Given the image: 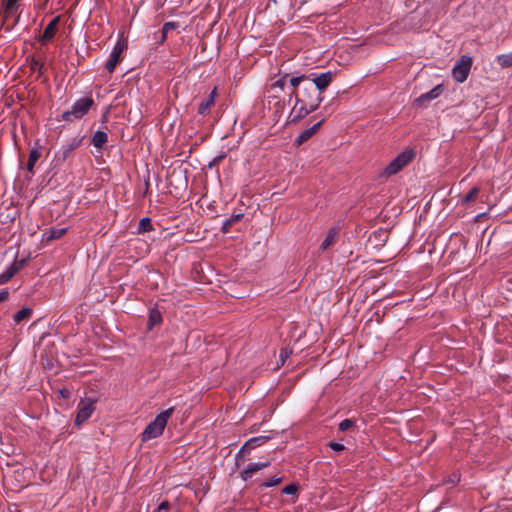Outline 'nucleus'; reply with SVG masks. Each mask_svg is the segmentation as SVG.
I'll use <instances>...</instances> for the list:
<instances>
[{
    "mask_svg": "<svg viewBox=\"0 0 512 512\" xmlns=\"http://www.w3.org/2000/svg\"><path fill=\"white\" fill-rule=\"evenodd\" d=\"M172 412L173 408H169L157 415L156 418L151 421L142 432V441L144 442L161 435L167 425L168 419L172 415Z\"/></svg>",
    "mask_w": 512,
    "mask_h": 512,
    "instance_id": "nucleus-1",
    "label": "nucleus"
},
{
    "mask_svg": "<svg viewBox=\"0 0 512 512\" xmlns=\"http://www.w3.org/2000/svg\"><path fill=\"white\" fill-rule=\"evenodd\" d=\"M323 99V96L317 91L313 83L308 81L300 88V95H297V103L305 102L312 108H318Z\"/></svg>",
    "mask_w": 512,
    "mask_h": 512,
    "instance_id": "nucleus-2",
    "label": "nucleus"
},
{
    "mask_svg": "<svg viewBox=\"0 0 512 512\" xmlns=\"http://www.w3.org/2000/svg\"><path fill=\"white\" fill-rule=\"evenodd\" d=\"M93 103H94V101L90 97H84V98L78 99L73 104L71 110L66 111L62 114V119L64 121L71 122L75 119L82 118L85 114H87V112L89 111V109L91 108Z\"/></svg>",
    "mask_w": 512,
    "mask_h": 512,
    "instance_id": "nucleus-3",
    "label": "nucleus"
},
{
    "mask_svg": "<svg viewBox=\"0 0 512 512\" xmlns=\"http://www.w3.org/2000/svg\"><path fill=\"white\" fill-rule=\"evenodd\" d=\"M413 150H405L394 158L385 168L384 175L391 176L401 171L406 165H408L414 158Z\"/></svg>",
    "mask_w": 512,
    "mask_h": 512,
    "instance_id": "nucleus-4",
    "label": "nucleus"
},
{
    "mask_svg": "<svg viewBox=\"0 0 512 512\" xmlns=\"http://www.w3.org/2000/svg\"><path fill=\"white\" fill-rule=\"evenodd\" d=\"M126 48L127 39L122 36L112 49L110 57L105 64V68L109 73H112L115 70L117 64L121 62V60L123 59L122 53Z\"/></svg>",
    "mask_w": 512,
    "mask_h": 512,
    "instance_id": "nucleus-5",
    "label": "nucleus"
},
{
    "mask_svg": "<svg viewBox=\"0 0 512 512\" xmlns=\"http://www.w3.org/2000/svg\"><path fill=\"white\" fill-rule=\"evenodd\" d=\"M471 66L472 58L463 55L452 69V76L454 80L459 83H463L469 75Z\"/></svg>",
    "mask_w": 512,
    "mask_h": 512,
    "instance_id": "nucleus-6",
    "label": "nucleus"
},
{
    "mask_svg": "<svg viewBox=\"0 0 512 512\" xmlns=\"http://www.w3.org/2000/svg\"><path fill=\"white\" fill-rule=\"evenodd\" d=\"M95 410V401L92 399H84L78 403L75 424L80 426L86 422Z\"/></svg>",
    "mask_w": 512,
    "mask_h": 512,
    "instance_id": "nucleus-7",
    "label": "nucleus"
},
{
    "mask_svg": "<svg viewBox=\"0 0 512 512\" xmlns=\"http://www.w3.org/2000/svg\"><path fill=\"white\" fill-rule=\"evenodd\" d=\"M332 79L333 74L330 71L321 74L311 73L307 75V81L313 83L315 88H317V91H319L321 94L331 84Z\"/></svg>",
    "mask_w": 512,
    "mask_h": 512,
    "instance_id": "nucleus-8",
    "label": "nucleus"
},
{
    "mask_svg": "<svg viewBox=\"0 0 512 512\" xmlns=\"http://www.w3.org/2000/svg\"><path fill=\"white\" fill-rule=\"evenodd\" d=\"M18 9L0 6L2 26L6 25V31H11L19 21Z\"/></svg>",
    "mask_w": 512,
    "mask_h": 512,
    "instance_id": "nucleus-9",
    "label": "nucleus"
},
{
    "mask_svg": "<svg viewBox=\"0 0 512 512\" xmlns=\"http://www.w3.org/2000/svg\"><path fill=\"white\" fill-rule=\"evenodd\" d=\"M316 109L317 108H312L305 102L297 103L296 101L289 115L290 122L295 123L314 112Z\"/></svg>",
    "mask_w": 512,
    "mask_h": 512,
    "instance_id": "nucleus-10",
    "label": "nucleus"
},
{
    "mask_svg": "<svg viewBox=\"0 0 512 512\" xmlns=\"http://www.w3.org/2000/svg\"><path fill=\"white\" fill-rule=\"evenodd\" d=\"M26 262V259H15L14 262L0 274V285L10 281V279L26 265Z\"/></svg>",
    "mask_w": 512,
    "mask_h": 512,
    "instance_id": "nucleus-11",
    "label": "nucleus"
},
{
    "mask_svg": "<svg viewBox=\"0 0 512 512\" xmlns=\"http://www.w3.org/2000/svg\"><path fill=\"white\" fill-rule=\"evenodd\" d=\"M59 21H60V17L57 16V17L53 18L48 23V25L44 29V32L40 38V41L42 43L51 42L54 39L56 32L58 30Z\"/></svg>",
    "mask_w": 512,
    "mask_h": 512,
    "instance_id": "nucleus-12",
    "label": "nucleus"
},
{
    "mask_svg": "<svg viewBox=\"0 0 512 512\" xmlns=\"http://www.w3.org/2000/svg\"><path fill=\"white\" fill-rule=\"evenodd\" d=\"M324 122V119H321L320 121H318L317 123H315L312 127L310 128H307L305 130H303L295 139L294 141V144L296 146H300L302 145L304 142H306L307 140H309L315 133L316 131L321 127V125L323 124Z\"/></svg>",
    "mask_w": 512,
    "mask_h": 512,
    "instance_id": "nucleus-13",
    "label": "nucleus"
},
{
    "mask_svg": "<svg viewBox=\"0 0 512 512\" xmlns=\"http://www.w3.org/2000/svg\"><path fill=\"white\" fill-rule=\"evenodd\" d=\"M443 91V87L442 85H437L435 86L433 89H431L430 91L420 95L416 100L415 102L419 105V106H425L428 102H430L431 100H434L436 99L437 97H439L441 95Z\"/></svg>",
    "mask_w": 512,
    "mask_h": 512,
    "instance_id": "nucleus-14",
    "label": "nucleus"
},
{
    "mask_svg": "<svg viewBox=\"0 0 512 512\" xmlns=\"http://www.w3.org/2000/svg\"><path fill=\"white\" fill-rule=\"evenodd\" d=\"M269 462L250 463L242 472L241 478L244 481L250 479L256 472L269 466Z\"/></svg>",
    "mask_w": 512,
    "mask_h": 512,
    "instance_id": "nucleus-15",
    "label": "nucleus"
},
{
    "mask_svg": "<svg viewBox=\"0 0 512 512\" xmlns=\"http://www.w3.org/2000/svg\"><path fill=\"white\" fill-rule=\"evenodd\" d=\"M216 87L210 92V94L199 104L198 107V113L200 115L207 114L211 107L215 104V98H216Z\"/></svg>",
    "mask_w": 512,
    "mask_h": 512,
    "instance_id": "nucleus-16",
    "label": "nucleus"
},
{
    "mask_svg": "<svg viewBox=\"0 0 512 512\" xmlns=\"http://www.w3.org/2000/svg\"><path fill=\"white\" fill-rule=\"evenodd\" d=\"M270 439L271 437L267 435L253 437L242 444L241 448H256L265 445Z\"/></svg>",
    "mask_w": 512,
    "mask_h": 512,
    "instance_id": "nucleus-17",
    "label": "nucleus"
},
{
    "mask_svg": "<svg viewBox=\"0 0 512 512\" xmlns=\"http://www.w3.org/2000/svg\"><path fill=\"white\" fill-rule=\"evenodd\" d=\"M67 232V228H50L44 233L47 242L61 238Z\"/></svg>",
    "mask_w": 512,
    "mask_h": 512,
    "instance_id": "nucleus-18",
    "label": "nucleus"
},
{
    "mask_svg": "<svg viewBox=\"0 0 512 512\" xmlns=\"http://www.w3.org/2000/svg\"><path fill=\"white\" fill-rule=\"evenodd\" d=\"M107 139L108 136L104 131H96L92 136L91 143L94 145V147L102 149L106 144Z\"/></svg>",
    "mask_w": 512,
    "mask_h": 512,
    "instance_id": "nucleus-19",
    "label": "nucleus"
},
{
    "mask_svg": "<svg viewBox=\"0 0 512 512\" xmlns=\"http://www.w3.org/2000/svg\"><path fill=\"white\" fill-rule=\"evenodd\" d=\"M337 235H338V231L336 228H331L329 231H328V234L326 236V238L324 239V241L322 242L321 246H320V249L322 251L326 250L327 248H329L331 245H333L335 242H336V239H337Z\"/></svg>",
    "mask_w": 512,
    "mask_h": 512,
    "instance_id": "nucleus-20",
    "label": "nucleus"
},
{
    "mask_svg": "<svg viewBox=\"0 0 512 512\" xmlns=\"http://www.w3.org/2000/svg\"><path fill=\"white\" fill-rule=\"evenodd\" d=\"M306 82H307L306 74H301V75H290L289 74V78L287 81V83H289V85L292 89H298V87L301 84L304 85Z\"/></svg>",
    "mask_w": 512,
    "mask_h": 512,
    "instance_id": "nucleus-21",
    "label": "nucleus"
},
{
    "mask_svg": "<svg viewBox=\"0 0 512 512\" xmlns=\"http://www.w3.org/2000/svg\"><path fill=\"white\" fill-rule=\"evenodd\" d=\"M40 157H41V153L39 152L38 149L33 148L30 150L29 158H28V162H27V170L30 173H34V166Z\"/></svg>",
    "mask_w": 512,
    "mask_h": 512,
    "instance_id": "nucleus-22",
    "label": "nucleus"
},
{
    "mask_svg": "<svg viewBox=\"0 0 512 512\" xmlns=\"http://www.w3.org/2000/svg\"><path fill=\"white\" fill-rule=\"evenodd\" d=\"M153 230L152 221L149 217H143L139 220L137 233L142 234Z\"/></svg>",
    "mask_w": 512,
    "mask_h": 512,
    "instance_id": "nucleus-23",
    "label": "nucleus"
},
{
    "mask_svg": "<svg viewBox=\"0 0 512 512\" xmlns=\"http://www.w3.org/2000/svg\"><path fill=\"white\" fill-rule=\"evenodd\" d=\"M32 309L31 308H28V307H25V308H22L20 311H18L13 319H14V322L16 324H19L21 323L22 321H25V320H28L31 315H32Z\"/></svg>",
    "mask_w": 512,
    "mask_h": 512,
    "instance_id": "nucleus-24",
    "label": "nucleus"
},
{
    "mask_svg": "<svg viewBox=\"0 0 512 512\" xmlns=\"http://www.w3.org/2000/svg\"><path fill=\"white\" fill-rule=\"evenodd\" d=\"M497 63L502 68H509L512 66V51L506 54H500L496 57Z\"/></svg>",
    "mask_w": 512,
    "mask_h": 512,
    "instance_id": "nucleus-25",
    "label": "nucleus"
},
{
    "mask_svg": "<svg viewBox=\"0 0 512 512\" xmlns=\"http://www.w3.org/2000/svg\"><path fill=\"white\" fill-rule=\"evenodd\" d=\"M288 78H289L288 73L279 72L278 79L273 82V84L271 85V88L272 89L278 88L279 90L282 91L284 89V86L287 84Z\"/></svg>",
    "mask_w": 512,
    "mask_h": 512,
    "instance_id": "nucleus-26",
    "label": "nucleus"
},
{
    "mask_svg": "<svg viewBox=\"0 0 512 512\" xmlns=\"http://www.w3.org/2000/svg\"><path fill=\"white\" fill-rule=\"evenodd\" d=\"M161 321H162L161 313L156 309L150 310L149 319H148V328L151 329L153 326L160 324Z\"/></svg>",
    "mask_w": 512,
    "mask_h": 512,
    "instance_id": "nucleus-27",
    "label": "nucleus"
},
{
    "mask_svg": "<svg viewBox=\"0 0 512 512\" xmlns=\"http://www.w3.org/2000/svg\"><path fill=\"white\" fill-rule=\"evenodd\" d=\"M179 27V24L177 22H167L163 25L162 27V30H161V40L160 42L163 43L166 38H167V34L172 31V30H175Z\"/></svg>",
    "mask_w": 512,
    "mask_h": 512,
    "instance_id": "nucleus-28",
    "label": "nucleus"
},
{
    "mask_svg": "<svg viewBox=\"0 0 512 512\" xmlns=\"http://www.w3.org/2000/svg\"><path fill=\"white\" fill-rule=\"evenodd\" d=\"M480 192V188L479 187H473L463 198H462V203L465 204V203H468L470 201H473L476 199V197L478 196Z\"/></svg>",
    "mask_w": 512,
    "mask_h": 512,
    "instance_id": "nucleus-29",
    "label": "nucleus"
},
{
    "mask_svg": "<svg viewBox=\"0 0 512 512\" xmlns=\"http://www.w3.org/2000/svg\"><path fill=\"white\" fill-rule=\"evenodd\" d=\"M355 427V421L352 419H344L339 423L340 431H349Z\"/></svg>",
    "mask_w": 512,
    "mask_h": 512,
    "instance_id": "nucleus-30",
    "label": "nucleus"
},
{
    "mask_svg": "<svg viewBox=\"0 0 512 512\" xmlns=\"http://www.w3.org/2000/svg\"><path fill=\"white\" fill-rule=\"evenodd\" d=\"M281 481H282L281 477L273 476V477L268 478L266 481H264L261 484V487H263V488L274 487V486H277Z\"/></svg>",
    "mask_w": 512,
    "mask_h": 512,
    "instance_id": "nucleus-31",
    "label": "nucleus"
},
{
    "mask_svg": "<svg viewBox=\"0 0 512 512\" xmlns=\"http://www.w3.org/2000/svg\"><path fill=\"white\" fill-rule=\"evenodd\" d=\"M250 450H239L238 453L235 456L236 465L239 467L241 466L245 460L246 456Z\"/></svg>",
    "mask_w": 512,
    "mask_h": 512,
    "instance_id": "nucleus-32",
    "label": "nucleus"
},
{
    "mask_svg": "<svg viewBox=\"0 0 512 512\" xmlns=\"http://www.w3.org/2000/svg\"><path fill=\"white\" fill-rule=\"evenodd\" d=\"M18 2H19V0H2L0 6L18 9L19 8Z\"/></svg>",
    "mask_w": 512,
    "mask_h": 512,
    "instance_id": "nucleus-33",
    "label": "nucleus"
},
{
    "mask_svg": "<svg viewBox=\"0 0 512 512\" xmlns=\"http://www.w3.org/2000/svg\"><path fill=\"white\" fill-rule=\"evenodd\" d=\"M282 492L284 494L294 495L297 492V486L294 484H289L283 488Z\"/></svg>",
    "mask_w": 512,
    "mask_h": 512,
    "instance_id": "nucleus-34",
    "label": "nucleus"
},
{
    "mask_svg": "<svg viewBox=\"0 0 512 512\" xmlns=\"http://www.w3.org/2000/svg\"><path fill=\"white\" fill-rule=\"evenodd\" d=\"M460 478L457 473L452 474L448 477V479L445 481V483L450 484L451 486L456 485L459 482Z\"/></svg>",
    "mask_w": 512,
    "mask_h": 512,
    "instance_id": "nucleus-35",
    "label": "nucleus"
},
{
    "mask_svg": "<svg viewBox=\"0 0 512 512\" xmlns=\"http://www.w3.org/2000/svg\"><path fill=\"white\" fill-rule=\"evenodd\" d=\"M9 298L8 289H4L0 292V303L6 301Z\"/></svg>",
    "mask_w": 512,
    "mask_h": 512,
    "instance_id": "nucleus-36",
    "label": "nucleus"
},
{
    "mask_svg": "<svg viewBox=\"0 0 512 512\" xmlns=\"http://www.w3.org/2000/svg\"><path fill=\"white\" fill-rule=\"evenodd\" d=\"M142 189H144L143 191V196L146 195V193L148 192L149 190V175H147V177L144 179V184L142 186Z\"/></svg>",
    "mask_w": 512,
    "mask_h": 512,
    "instance_id": "nucleus-37",
    "label": "nucleus"
},
{
    "mask_svg": "<svg viewBox=\"0 0 512 512\" xmlns=\"http://www.w3.org/2000/svg\"><path fill=\"white\" fill-rule=\"evenodd\" d=\"M142 189H144L143 191V196L146 195V193L148 192L149 190V175H147V177L144 179V184L142 186Z\"/></svg>",
    "mask_w": 512,
    "mask_h": 512,
    "instance_id": "nucleus-38",
    "label": "nucleus"
},
{
    "mask_svg": "<svg viewBox=\"0 0 512 512\" xmlns=\"http://www.w3.org/2000/svg\"><path fill=\"white\" fill-rule=\"evenodd\" d=\"M297 95H300V90L298 89H292L290 94H289V100H291L292 98L295 99V102L297 101Z\"/></svg>",
    "mask_w": 512,
    "mask_h": 512,
    "instance_id": "nucleus-39",
    "label": "nucleus"
},
{
    "mask_svg": "<svg viewBox=\"0 0 512 512\" xmlns=\"http://www.w3.org/2000/svg\"><path fill=\"white\" fill-rule=\"evenodd\" d=\"M170 507V503L168 501H163L162 503H160V505L158 506V510L159 511H162V510H168Z\"/></svg>",
    "mask_w": 512,
    "mask_h": 512,
    "instance_id": "nucleus-40",
    "label": "nucleus"
},
{
    "mask_svg": "<svg viewBox=\"0 0 512 512\" xmlns=\"http://www.w3.org/2000/svg\"><path fill=\"white\" fill-rule=\"evenodd\" d=\"M42 66H43L42 63H40L39 61L34 60L33 63H32L31 68L33 70H36V69L40 70L42 68Z\"/></svg>",
    "mask_w": 512,
    "mask_h": 512,
    "instance_id": "nucleus-41",
    "label": "nucleus"
},
{
    "mask_svg": "<svg viewBox=\"0 0 512 512\" xmlns=\"http://www.w3.org/2000/svg\"><path fill=\"white\" fill-rule=\"evenodd\" d=\"M329 448H331V449H334V448H345V446L343 444H340V443L330 442L329 443Z\"/></svg>",
    "mask_w": 512,
    "mask_h": 512,
    "instance_id": "nucleus-42",
    "label": "nucleus"
},
{
    "mask_svg": "<svg viewBox=\"0 0 512 512\" xmlns=\"http://www.w3.org/2000/svg\"><path fill=\"white\" fill-rule=\"evenodd\" d=\"M224 155H219L213 159V161L209 164L211 167L212 165H215L216 163L220 162L222 159H224Z\"/></svg>",
    "mask_w": 512,
    "mask_h": 512,
    "instance_id": "nucleus-43",
    "label": "nucleus"
},
{
    "mask_svg": "<svg viewBox=\"0 0 512 512\" xmlns=\"http://www.w3.org/2000/svg\"><path fill=\"white\" fill-rule=\"evenodd\" d=\"M234 222H235V221H234V219H232V217H231L230 219H227V220L225 221V223H224V226H223L224 230H226V229H227V227H230Z\"/></svg>",
    "mask_w": 512,
    "mask_h": 512,
    "instance_id": "nucleus-44",
    "label": "nucleus"
},
{
    "mask_svg": "<svg viewBox=\"0 0 512 512\" xmlns=\"http://www.w3.org/2000/svg\"><path fill=\"white\" fill-rule=\"evenodd\" d=\"M234 222H235V221H234V219H232V217H231L230 219H227V220L225 221V223H224V226H223L224 230H226V229H227V227H230Z\"/></svg>",
    "mask_w": 512,
    "mask_h": 512,
    "instance_id": "nucleus-45",
    "label": "nucleus"
},
{
    "mask_svg": "<svg viewBox=\"0 0 512 512\" xmlns=\"http://www.w3.org/2000/svg\"><path fill=\"white\" fill-rule=\"evenodd\" d=\"M241 217H242V214H237V215L232 216V219H234V221H238Z\"/></svg>",
    "mask_w": 512,
    "mask_h": 512,
    "instance_id": "nucleus-46",
    "label": "nucleus"
},
{
    "mask_svg": "<svg viewBox=\"0 0 512 512\" xmlns=\"http://www.w3.org/2000/svg\"><path fill=\"white\" fill-rule=\"evenodd\" d=\"M286 356H287V352L281 351L280 357L283 359V358H286Z\"/></svg>",
    "mask_w": 512,
    "mask_h": 512,
    "instance_id": "nucleus-47",
    "label": "nucleus"
},
{
    "mask_svg": "<svg viewBox=\"0 0 512 512\" xmlns=\"http://www.w3.org/2000/svg\"><path fill=\"white\" fill-rule=\"evenodd\" d=\"M286 356H287V352L281 351L280 357L283 359V358H286Z\"/></svg>",
    "mask_w": 512,
    "mask_h": 512,
    "instance_id": "nucleus-48",
    "label": "nucleus"
}]
</instances>
